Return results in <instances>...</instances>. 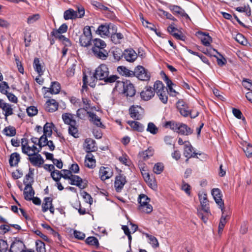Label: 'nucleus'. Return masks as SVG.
<instances>
[{
  "label": "nucleus",
  "mask_w": 252,
  "mask_h": 252,
  "mask_svg": "<svg viewBox=\"0 0 252 252\" xmlns=\"http://www.w3.org/2000/svg\"><path fill=\"white\" fill-rule=\"evenodd\" d=\"M155 95V92L151 87H146L141 92V98L146 101L150 100Z\"/></svg>",
  "instance_id": "6ab92c4d"
},
{
  "label": "nucleus",
  "mask_w": 252,
  "mask_h": 252,
  "mask_svg": "<svg viewBox=\"0 0 252 252\" xmlns=\"http://www.w3.org/2000/svg\"><path fill=\"white\" fill-rule=\"evenodd\" d=\"M177 107L180 111V114L184 117L189 116L190 113V109L187 104L183 100H179L177 102Z\"/></svg>",
  "instance_id": "4468645a"
},
{
  "label": "nucleus",
  "mask_w": 252,
  "mask_h": 252,
  "mask_svg": "<svg viewBox=\"0 0 252 252\" xmlns=\"http://www.w3.org/2000/svg\"><path fill=\"white\" fill-rule=\"evenodd\" d=\"M126 183V180L125 176L123 175L117 176L114 182V188L116 191L118 192H121Z\"/></svg>",
  "instance_id": "9d476101"
},
{
  "label": "nucleus",
  "mask_w": 252,
  "mask_h": 252,
  "mask_svg": "<svg viewBox=\"0 0 252 252\" xmlns=\"http://www.w3.org/2000/svg\"><path fill=\"white\" fill-rule=\"evenodd\" d=\"M163 168L164 166L162 163H157L155 165L153 168V171L157 174H159L162 172Z\"/></svg>",
  "instance_id": "680f3d73"
},
{
  "label": "nucleus",
  "mask_w": 252,
  "mask_h": 252,
  "mask_svg": "<svg viewBox=\"0 0 252 252\" xmlns=\"http://www.w3.org/2000/svg\"><path fill=\"white\" fill-rule=\"evenodd\" d=\"M85 14L84 8L82 7H78L77 11H75L69 8L65 10L63 13V18L65 20H73L76 18H80Z\"/></svg>",
  "instance_id": "f03ea898"
},
{
  "label": "nucleus",
  "mask_w": 252,
  "mask_h": 252,
  "mask_svg": "<svg viewBox=\"0 0 252 252\" xmlns=\"http://www.w3.org/2000/svg\"><path fill=\"white\" fill-rule=\"evenodd\" d=\"M123 87V93L126 96L132 97L135 94L136 91L133 85L129 81L122 82L118 81L116 87Z\"/></svg>",
  "instance_id": "20e7f679"
},
{
  "label": "nucleus",
  "mask_w": 252,
  "mask_h": 252,
  "mask_svg": "<svg viewBox=\"0 0 252 252\" xmlns=\"http://www.w3.org/2000/svg\"><path fill=\"white\" fill-rule=\"evenodd\" d=\"M89 121L98 127L103 128L104 125L101 122L100 118L93 112H88Z\"/></svg>",
  "instance_id": "4be33fe9"
},
{
  "label": "nucleus",
  "mask_w": 252,
  "mask_h": 252,
  "mask_svg": "<svg viewBox=\"0 0 252 252\" xmlns=\"http://www.w3.org/2000/svg\"><path fill=\"white\" fill-rule=\"evenodd\" d=\"M176 132L182 135H188L192 132V130L186 125L179 123Z\"/></svg>",
  "instance_id": "bb28decb"
},
{
  "label": "nucleus",
  "mask_w": 252,
  "mask_h": 252,
  "mask_svg": "<svg viewBox=\"0 0 252 252\" xmlns=\"http://www.w3.org/2000/svg\"><path fill=\"white\" fill-rule=\"evenodd\" d=\"M88 110L84 108L78 109L77 111V116L80 119H84L86 114L89 112L87 111Z\"/></svg>",
  "instance_id": "13d9d810"
},
{
  "label": "nucleus",
  "mask_w": 252,
  "mask_h": 252,
  "mask_svg": "<svg viewBox=\"0 0 252 252\" xmlns=\"http://www.w3.org/2000/svg\"><path fill=\"white\" fill-rule=\"evenodd\" d=\"M34 195V191L32 186H25L24 190V198L27 200H31Z\"/></svg>",
  "instance_id": "c756f323"
},
{
  "label": "nucleus",
  "mask_w": 252,
  "mask_h": 252,
  "mask_svg": "<svg viewBox=\"0 0 252 252\" xmlns=\"http://www.w3.org/2000/svg\"><path fill=\"white\" fill-rule=\"evenodd\" d=\"M21 148L22 152L29 157L36 153H39L41 151L39 148L38 149L34 145L30 146L28 140L26 138H23L21 140Z\"/></svg>",
  "instance_id": "7ed1b4c3"
},
{
  "label": "nucleus",
  "mask_w": 252,
  "mask_h": 252,
  "mask_svg": "<svg viewBox=\"0 0 252 252\" xmlns=\"http://www.w3.org/2000/svg\"><path fill=\"white\" fill-rule=\"evenodd\" d=\"M43 89L45 90L47 92H50L51 94H57L60 91L61 86L59 82H52L50 88L43 87Z\"/></svg>",
  "instance_id": "393cba45"
},
{
  "label": "nucleus",
  "mask_w": 252,
  "mask_h": 252,
  "mask_svg": "<svg viewBox=\"0 0 252 252\" xmlns=\"http://www.w3.org/2000/svg\"><path fill=\"white\" fill-rule=\"evenodd\" d=\"M113 55L114 59L116 61H119L121 58H123V53L120 49H116L113 52Z\"/></svg>",
  "instance_id": "0e129e2a"
},
{
  "label": "nucleus",
  "mask_w": 252,
  "mask_h": 252,
  "mask_svg": "<svg viewBox=\"0 0 252 252\" xmlns=\"http://www.w3.org/2000/svg\"><path fill=\"white\" fill-rule=\"evenodd\" d=\"M28 159L31 164L34 166L40 167L44 163L43 158L38 153L29 156Z\"/></svg>",
  "instance_id": "ddd939ff"
},
{
  "label": "nucleus",
  "mask_w": 252,
  "mask_h": 252,
  "mask_svg": "<svg viewBox=\"0 0 252 252\" xmlns=\"http://www.w3.org/2000/svg\"><path fill=\"white\" fill-rule=\"evenodd\" d=\"M123 58L126 61L132 63L137 59V55L132 49H127L124 51Z\"/></svg>",
  "instance_id": "a211bd4d"
},
{
  "label": "nucleus",
  "mask_w": 252,
  "mask_h": 252,
  "mask_svg": "<svg viewBox=\"0 0 252 252\" xmlns=\"http://www.w3.org/2000/svg\"><path fill=\"white\" fill-rule=\"evenodd\" d=\"M99 175L101 180L105 181L111 177V174L107 171V168L101 167L99 171Z\"/></svg>",
  "instance_id": "ea45409f"
},
{
  "label": "nucleus",
  "mask_w": 252,
  "mask_h": 252,
  "mask_svg": "<svg viewBox=\"0 0 252 252\" xmlns=\"http://www.w3.org/2000/svg\"><path fill=\"white\" fill-rule=\"evenodd\" d=\"M141 20L142 21V23L144 26L147 27V28H149V29H150L152 31L155 32L157 34H158L157 32V29H156V26L154 25H153L152 23H149L148 21H147L146 20H145L143 17L141 18Z\"/></svg>",
  "instance_id": "6e6d98bb"
},
{
  "label": "nucleus",
  "mask_w": 252,
  "mask_h": 252,
  "mask_svg": "<svg viewBox=\"0 0 252 252\" xmlns=\"http://www.w3.org/2000/svg\"><path fill=\"white\" fill-rule=\"evenodd\" d=\"M154 153V149L150 147L146 150L140 152L139 153V157L141 159L146 160L152 157Z\"/></svg>",
  "instance_id": "cd10ccee"
},
{
  "label": "nucleus",
  "mask_w": 252,
  "mask_h": 252,
  "mask_svg": "<svg viewBox=\"0 0 252 252\" xmlns=\"http://www.w3.org/2000/svg\"><path fill=\"white\" fill-rule=\"evenodd\" d=\"M27 112L29 116L32 117L37 114L38 110L36 107L31 106L27 108Z\"/></svg>",
  "instance_id": "bf43d9fd"
},
{
  "label": "nucleus",
  "mask_w": 252,
  "mask_h": 252,
  "mask_svg": "<svg viewBox=\"0 0 252 252\" xmlns=\"http://www.w3.org/2000/svg\"><path fill=\"white\" fill-rule=\"evenodd\" d=\"M33 67L35 71L38 74L39 76L43 75L44 72L43 66L41 65L39 59L35 58L33 62Z\"/></svg>",
  "instance_id": "c9c22d12"
},
{
  "label": "nucleus",
  "mask_w": 252,
  "mask_h": 252,
  "mask_svg": "<svg viewBox=\"0 0 252 252\" xmlns=\"http://www.w3.org/2000/svg\"><path fill=\"white\" fill-rule=\"evenodd\" d=\"M167 89L164 86L163 84L160 81H157L154 85V91L157 94L164 91Z\"/></svg>",
  "instance_id": "a19ab883"
},
{
  "label": "nucleus",
  "mask_w": 252,
  "mask_h": 252,
  "mask_svg": "<svg viewBox=\"0 0 252 252\" xmlns=\"http://www.w3.org/2000/svg\"><path fill=\"white\" fill-rule=\"evenodd\" d=\"M146 237L149 239V243L154 248H157L159 247V243L158 239L154 236L149 235L148 233H144Z\"/></svg>",
  "instance_id": "37998d69"
},
{
  "label": "nucleus",
  "mask_w": 252,
  "mask_h": 252,
  "mask_svg": "<svg viewBox=\"0 0 252 252\" xmlns=\"http://www.w3.org/2000/svg\"><path fill=\"white\" fill-rule=\"evenodd\" d=\"M212 195L216 202V203L219 206L221 211L224 209V203L222 199V195L221 191L219 189H213L212 190Z\"/></svg>",
  "instance_id": "9b49d317"
},
{
  "label": "nucleus",
  "mask_w": 252,
  "mask_h": 252,
  "mask_svg": "<svg viewBox=\"0 0 252 252\" xmlns=\"http://www.w3.org/2000/svg\"><path fill=\"white\" fill-rule=\"evenodd\" d=\"M193 147L190 144V143L189 141H185L184 151V156L188 158H198V157H196V156L198 154L195 153V152H193Z\"/></svg>",
  "instance_id": "2eb2a0df"
},
{
  "label": "nucleus",
  "mask_w": 252,
  "mask_h": 252,
  "mask_svg": "<svg viewBox=\"0 0 252 252\" xmlns=\"http://www.w3.org/2000/svg\"><path fill=\"white\" fill-rule=\"evenodd\" d=\"M243 149L247 157L249 158L252 156V145L249 143H245L243 145Z\"/></svg>",
  "instance_id": "09e8293b"
},
{
  "label": "nucleus",
  "mask_w": 252,
  "mask_h": 252,
  "mask_svg": "<svg viewBox=\"0 0 252 252\" xmlns=\"http://www.w3.org/2000/svg\"><path fill=\"white\" fill-rule=\"evenodd\" d=\"M3 132L6 136H13L16 134V131L14 127L9 126L5 127L3 130Z\"/></svg>",
  "instance_id": "de8ad7c7"
},
{
  "label": "nucleus",
  "mask_w": 252,
  "mask_h": 252,
  "mask_svg": "<svg viewBox=\"0 0 252 252\" xmlns=\"http://www.w3.org/2000/svg\"><path fill=\"white\" fill-rule=\"evenodd\" d=\"M209 208L208 209H201L198 210V216L201 218L204 222L206 223L208 220V218L211 215Z\"/></svg>",
  "instance_id": "2f4dec72"
},
{
  "label": "nucleus",
  "mask_w": 252,
  "mask_h": 252,
  "mask_svg": "<svg viewBox=\"0 0 252 252\" xmlns=\"http://www.w3.org/2000/svg\"><path fill=\"white\" fill-rule=\"evenodd\" d=\"M54 125L52 123H46L43 127V134L51 136L52 134V129Z\"/></svg>",
  "instance_id": "c03bdc74"
},
{
  "label": "nucleus",
  "mask_w": 252,
  "mask_h": 252,
  "mask_svg": "<svg viewBox=\"0 0 252 252\" xmlns=\"http://www.w3.org/2000/svg\"><path fill=\"white\" fill-rule=\"evenodd\" d=\"M96 77L100 80H104L109 74V69L105 64H101L95 70Z\"/></svg>",
  "instance_id": "423d86ee"
},
{
  "label": "nucleus",
  "mask_w": 252,
  "mask_h": 252,
  "mask_svg": "<svg viewBox=\"0 0 252 252\" xmlns=\"http://www.w3.org/2000/svg\"><path fill=\"white\" fill-rule=\"evenodd\" d=\"M198 34L201 35L200 39L202 44L205 46H209L212 42V38L208 34L202 32H198Z\"/></svg>",
  "instance_id": "e433bc0d"
},
{
  "label": "nucleus",
  "mask_w": 252,
  "mask_h": 252,
  "mask_svg": "<svg viewBox=\"0 0 252 252\" xmlns=\"http://www.w3.org/2000/svg\"><path fill=\"white\" fill-rule=\"evenodd\" d=\"M127 123L135 130L140 132L144 130V127L138 122L128 121Z\"/></svg>",
  "instance_id": "4c0bfd02"
},
{
  "label": "nucleus",
  "mask_w": 252,
  "mask_h": 252,
  "mask_svg": "<svg viewBox=\"0 0 252 252\" xmlns=\"http://www.w3.org/2000/svg\"><path fill=\"white\" fill-rule=\"evenodd\" d=\"M167 89L157 94L159 100L163 103L166 104L168 101Z\"/></svg>",
  "instance_id": "3c124183"
},
{
  "label": "nucleus",
  "mask_w": 252,
  "mask_h": 252,
  "mask_svg": "<svg viewBox=\"0 0 252 252\" xmlns=\"http://www.w3.org/2000/svg\"><path fill=\"white\" fill-rule=\"evenodd\" d=\"M62 119L65 124L69 125V126L72 125H76V121L73 119V116L72 114L69 113H65L63 114Z\"/></svg>",
  "instance_id": "72a5a7b5"
},
{
  "label": "nucleus",
  "mask_w": 252,
  "mask_h": 252,
  "mask_svg": "<svg viewBox=\"0 0 252 252\" xmlns=\"http://www.w3.org/2000/svg\"><path fill=\"white\" fill-rule=\"evenodd\" d=\"M179 124V123H176L173 121H167L163 123V126L165 128H169L176 132Z\"/></svg>",
  "instance_id": "79ce46f5"
},
{
  "label": "nucleus",
  "mask_w": 252,
  "mask_h": 252,
  "mask_svg": "<svg viewBox=\"0 0 252 252\" xmlns=\"http://www.w3.org/2000/svg\"><path fill=\"white\" fill-rule=\"evenodd\" d=\"M106 44L101 39L96 38L94 40V46L92 48H105Z\"/></svg>",
  "instance_id": "49530a36"
},
{
  "label": "nucleus",
  "mask_w": 252,
  "mask_h": 252,
  "mask_svg": "<svg viewBox=\"0 0 252 252\" xmlns=\"http://www.w3.org/2000/svg\"><path fill=\"white\" fill-rule=\"evenodd\" d=\"M52 199L50 197H46L44 199V203L42 205V211L43 212H46L48 210L53 214L54 213V208L52 204Z\"/></svg>",
  "instance_id": "b1692460"
},
{
  "label": "nucleus",
  "mask_w": 252,
  "mask_h": 252,
  "mask_svg": "<svg viewBox=\"0 0 252 252\" xmlns=\"http://www.w3.org/2000/svg\"><path fill=\"white\" fill-rule=\"evenodd\" d=\"M47 137H49L47 135L43 134L39 138L38 141V146L39 149L41 150V148L43 146H46L48 141L47 140Z\"/></svg>",
  "instance_id": "5fc2aeb1"
},
{
  "label": "nucleus",
  "mask_w": 252,
  "mask_h": 252,
  "mask_svg": "<svg viewBox=\"0 0 252 252\" xmlns=\"http://www.w3.org/2000/svg\"><path fill=\"white\" fill-rule=\"evenodd\" d=\"M117 70L122 75L129 77L134 75V72L129 70L124 66H119Z\"/></svg>",
  "instance_id": "a18cd8bd"
},
{
  "label": "nucleus",
  "mask_w": 252,
  "mask_h": 252,
  "mask_svg": "<svg viewBox=\"0 0 252 252\" xmlns=\"http://www.w3.org/2000/svg\"><path fill=\"white\" fill-rule=\"evenodd\" d=\"M198 197L201 206V209H208V201L207 198V194L204 192H199Z\"/></svg>",
  "instance_id": "473e14b6"
},
{
  "label": "nucleus",
  "mask_w": 252,
  "mask_h": 252,
  "mask_svg": "<svg viewBox=\"0 0 252 252\" xmlns=\"http://www.w3.org/2000/svg\"><path fill=\"white\" fill-rule=\"evenodd\" d=\"M170 9L175 14L186 18H189V15L185 12V10L179 6L171 5L170 6Z\"/></svg>",
  "instance_id": "c85d7f7f"
},
{
  "label": "nucleus",
  "mask_w": 252,
  "mask_h": 252,
  "mask_svg": "<svg viewBox=\"0 0 252 252\" xmlns=\"http://www.w3.org/2000/svg\"><path fill=\"white\" fill-rule=\"evenodd\" d=\"M69 180L71 185H75L80 189H84L86 187V183H84L78 176L73 175Z\"/></svg>",
  "instance_id": "412c9836"
},
{
  "label": "nucleus",
  "mask_w": 252,
  "mask_h": 252,
  "mask_svg": "<svg viewBox=\"0 0 252 252\" xmlns=\"http://www.w3.org/2000/svg\"><path fill=\"white\" fill-rule=\"evenodd\" d=\"M45 108L47 111L54 112L58 109V103L55 99L49 100L46 102Z\"/></svg>",
  "instance_id": "a878e982"
},
{
  "label": "nucleus",
  "mask_w": 252,
  "mask_h": 252,
  "mask_svg": "<svg viewBox=\"0 0 252 252\" xmlns=\"http://www.w3.org/2000/svg\"><path fill=\"white\" fill-rule=\"evenodd\" d=\"M40 18V15L39 14H35L29 16L27 19V23L28 24H32L37 21Z\"/></svg>",
  "instance_id": "338daca9"
},
{
  "label": "nucleus",
  "mask_w": 252,
  "mask_h": 252,
  "mask_svg": "<svg viewBox=\"0 0 252 252\" xmlns=\"http://www.w3.org/2000/svg\"><path fill=\"white\" fill-rule=\"evenodd\" d=\"M85 165L90 168H93L95 167V160L92 154L89 153L86 156Z\"/></svg>",
  "instance_id": "7c9ffc66"
},
{
  "label": "nucleus",
  "mask_w": 252,
  "mask_h": 252,
  "mask_svg": "<svg viewBox=\"0 0 252 252\" xmlns=\"http://www.w3.org/2000/svg\"><path fill=\"white\" fill-rule=\"evenodd\" d=\"M214 51H215L219 56H220V58L217 57L216 55H214L215 57H216L217 59V63L220 66H222L224 65L226 63V59L221 56L219 52H218L215 49L213 50Z\"/></svg>",
  "instance_id": "052dcab7"
},
{
  "label": "nucleus",
  "mask_w": 252,
  "mask_h": 252,
  "mask_svg": "<svg viewBox=\"0 0 252 252\" xmlns=\"http://www.w3.org/2000/svg\"><path fill=\"white\" fill-rule=\"evenodd\" d=\"M25 248V246L22 241L15 239L11 244L10 252H23Z\"/></svg>",
  "instance_id": "f8f14e48"
},
{
  "label": "nucleus",
  "mask_w": 252,
  "mask_h": 252,
  "mask_svg": "<svg viewBox=\"0 0 252 252\" xmlns=\"http://www.w3.org/2000/svg\"><path fill=\"white\" fill-rule=\"evenodd\" d=\"M75 125H72L68 126V133L74 138H78L79 137L78 130Z\"/></svg>",
  "instance_id": "8fccbe9b"
},
{
  "label": "nucleus",
  "mask_w": 252,
  "mask_h": 252,
  "mask_svg": "<svg viewBox=\"0 0 252 252\" xmlns=\"http://www.w3.org/2000/svg\"><path fill=\"white\" fill-rule=\"evenodd\" d=\"M147 131L153 134H156L158 132V128L153 123H149L148 125Z\"/></svg>",
  "instance_id": "4d7b16f0"
},
{
  "label": "nucleus",
  "mask_w": 252,
  "mask_h": 252,
  "mask_svg": "<svg viewBox=\"0 0 252 252\" xmlns=\"http://www.w3.org/2000/svg\"><path fill=\"white\" fill-rule=\"evenodd\" d=\"M20 157L17 153H12L10 157L9 162L10 166H13L16 165L20 161Z\"/></svg>",
  "instance_id": "58836bf2"
},
{
  "label": "nucleus",
  "mask_w": 252,
  "mask_h": 252,
  "mask_svg": "<svg viewBox=\"0 0 252 252\" xmlns=\"http://www.w3.org/2000/svg\"><path fill=\"white\" fill-rule=\"evenodd\" d=\"M123 38V35L120 32L113 34L111 36L112 41L115 44L119 43L120 40L122 39Z\"/></svg>",
  "instance_id": "603ef678"
},
{
  "label": "nucleus",
  "mask_w": 252,
  "mask_h": 252,
  "mask_svg": "<svg viewBox=\"0 0 252 252\" xmlns=\"http://www.w3.org/2000/svg\"><path fill=\"white\" fill-rule=\"evenodd\" d=\"M81 194L85 201L90 204L93 202V198L86 191H83L81 193Z\"/></svg>",
  "instance_id": "774afa93"
},
{
  "label": "nucleus",
  "mask_w": 252,
  "mask_h": 252,
  "mask_svg": "<svg viewBox=\"0 0 252 252\" xmlns=\"http://www.w3.org/2000/svg\"><path fill=\"white\" fill-rule=\"evenodd\" d=\"M164 80L168 88L170 94L173 96H176L178 94V93L173 88V86H174V84L172 81L166 75L165 76Z\"/></svg>",
  "instance_id": "f704fd0d"
},
{
  "label": "nucleus",
  "mask_w": 252,
  "mask_h": 252,
  "mask_svg": "<svg viewBox=\"0 0 252 252\" xmlns=\"http://www.w3.org/2000/svg\"><path fill=\"white\" fill-rule=\"evenodd\" d=\"M129 115L132 119L140 120L142 117L143 109L139 106H132L129 109Z\"/></svg>",
  "instance_id": "1a4fd4ad"
},
{
  "label": "nucleus",
  "mask_w": 252,
  "mask_h": 252,
  "mask_svg": "<svg viewBox=\"0 0 252 252\" xmlns=\"http://www.w3.org/2000/svg\"><path fill=\"white\" fill-rule=\"evenodd\" d=\"M134 74L140 80L148 81L150 78V74L143 66H137L134 72Z\"/></svg>",
  "instance_id": "0eeeda50"
},
{
  "label": "nucleus",
  "mask_w": 252,
  "mask_h": 252,
  "mask_svg": "<svg viewBox=\"0 0 252 252\" xmlns=\"http://www.w3.org/2000/svg\"><path fill=\"white\" fill-rule=\"evenodd\" d=\"M36 251L37 252H45V244L41 241L36 242Z\"/></svg>",
  "instance_id": "69168bd1"
},
{
  "label": "nucleus",
  "mask_w": 252,
  "mask_h": 252,
  "mask_svg": "<svg viewBox=\"0 0 252 252\" xmlns=\"http://www.w3.org/2000/svg\"><path fill=\"white\" fill-rule=\"evenodd\" d=\"M92 52L94 56L102 60H105L108 57V52L105 48H92Z\"/></svg>",
  "instance_id": "f3484780"
},
{
  "label": "nucleus",
  "mask_w": 252,
  "mask_h": 252,
  "mask_svg": "<svg viewBox=\"0 0 252 252\" xmlns=\"http://www.w3.org/2000/svg\"><path fill=\"white\" fill-rule=\"evenodd\" d=\"M92 38V32L89 26H86L83 30V33L80 36L79 42L83 47H88L91 45Z\"/></svg>",
  "instance_id": "39448f33"
},
{
  "label": "nucleus",
  "mask_w": 252,
  "mask_h": 252,
  "mask_svg": "<svg viewBox=\"0 0 252 252\" xmlns=\"http://www.w3.org/2000/svg\"><path fill=\"white\" fill-rule=\"evenodd\" d=\"M139 203V209L140 211L150 213L153 211V207L149 204L150 199L146 195L141 194L138 199Z\"/></svg>",
  "instance_id": "f257e3e1"
},
{
  "label": "nucleus",
  "mask_w": 252,
  "mask_h": 252,
  "mask_svg": "<svg viewBox=\"0 0 252 252\" xmlns=\"http://www.w3.org/2000/svg\"><path fill=\"white\" fill-rule=\"evenodd\" d=\"M84 148L85 151L88 153L95 151L97 149L95 145V141L91 138H88L85 140L84 144Z\"/></svg>",
  "instance_id": "aec40b11"
},
{
  "label": "nucleus",
  "mask_w": 252,
  "mask_h": 252,
  "mask_svg": "<svg viewBox=\"0 0 252 252\" xmlns=\"http://www.w3.org/2000/svg\"><path fill=\"white\" fill-rule=\"evenodd\" d=\"M96 33L102 37L108 36L109 34V25L106 24L100 25L96 31Z\"/></svg>",
  "instance_id": "5701e85b"
},
{
  "label": "nucleus",
  "mask_w": 252,
  "mask_h": 252,
  "mask_svg": "<svg viewBox=\"0 0 252 252\" xmlns=\"http://www.w3.org/2000/svg\"><path fill=\"white\" fill-rule=\"evenodd\" d=\"M14 108L15 107L13 105L6 103L3 100V104H2L1 110L5 117V121H7L8 116L13 114Z\"/></svg>",
  "instance_id": "dca6fc26"
},
{
  "label": "nucleus",
  "mask_w": 252,
  "mask_h": 252,
  "mask_svg": "<svg viewBox=\"0 0 252 252\" xmlns=\"http://www.w3.org/2000/svg\"><path fill=\"white\" fill-rule=\"evenodd\" d=\"M51 176L54 181L58 182L62 177V174L59 170H54L51 173Z\"/></svg>",
  "instance_id": "e2e57ef3"
},
{
  "label": "nucleus",
  "mask_w": 252,
  "mask_h": 252,
  "mask_svg": "<svg viewBox=\"0 0 252 252\" xmlns=\"http://www.w3.org/2000/svg\"><path fill=\"white\" fill-rule=\"evenodd\" d=\"M97 80H98V79L96 77L95 73H92L91 72H90L89 73L88 75H86L84 73L83 78V88L86 87L87 84H88L91 87H94L95 86L96 82Z\"/></svg>",
  "instance_id": "6e6552de"
},
{
  "label": "nucleus",
  "mask_w": 252,
  "mask_h": 252,
  "mask_svg": "<svg viewBox=\"0 0 252 252\" xmlns=\"http://www.w3.org/2000/svg\"><path fill=\"white\" fill-rule=\"evenodd\" d=\"M86 242L87 244L95 246L97 247L99 246V242L97 239L94 237H89L86 240Z\"/></svg>",
  "instance_id": "864d4df0"
}]
</instances>
